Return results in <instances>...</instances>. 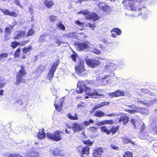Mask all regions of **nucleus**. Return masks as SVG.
<instances>
[{
	"instance_id": "obj_1",
	"label": "nucleus",
	"mask_w": 157,
	"mask_h": 157,
	"mask_svg": "<svg viewBox=\"0 0 157 157\" xmlns=\"http://www.w3.org/2000/svg\"><path fill=\"white\" fill-rule=\"evenodd\" d=\"M90 83L88 81H79L78 83L77 89L76 92L78 94L82 93L83 92L90 96H104L103 94H99L95 89L92 91L91 88L87 86V85Z\"/></svg>"
},
{
	"instance_id": "obj_2",
	"label": "nucleus",
	"mask_w": 157,
	"mask_h": 157,
	"mask_svg": "<svg viewBox=\"0 0 157 157\" xmlns=\"http://www.w3.org/2000/svg\"><path fill=\"white\" fill-rule=\"evenodd\" d=\"M20 69L19 70L16 75V81L15 84L18 85L21 83L25 82V79L23 78L27 74V72L25 69L24 65H20Z\"/></svg>"
},
{
	"instance_id": "obj_3",
	"label": "nucleus",
	"mask_w": 157,
	"mask_h": 157,
	"mask_svg": "<svg viewBox=\"0 0 157 157\" xmlns=\"http://www.w3.org/2000/svg\"><path fill=\"white\" fill-rule=\"evenodd\" d=\"M100 128L101 132L105 133L107 135H111L113 136L118 132L120 126L117 125L107 127L104 125L100 127Z\"/></svg>"
},
{
	"instance_id": "obj_4",
	"label": "nucleus",
	"mask_w": 157,
	"mask_h": 157,
	"mask_svg": "<svg viewBox=\"0 0 157 157\" xmlns=\"http://www.w3.org/2000/svg\"><path fill=\"white\" fill-rule=\"evenodd\" d=\"M126 6H129L132 10H140L142 9V5L137 1L133 0H126L123 2Z\"/></svg>"
},
{
	"instance_id": "obj_5",
	"label": "nucleus",
	"mask_w": 157,
	"mask_h": 157,
	"mask_svg": "<svg viewBox=\"0 0 157 157\" xmlns=\"http://www.w3.org/2000/svg\"><path fill=\"white\" fill-rule=\"evenodd\" d=\"M75 71L80 76L87 75L88 71L85 68L84 61L80 60L78 62L77 65L75 66Z\"/></svg>"
},
{
	"instance_id": "obj_6",
	"label": "nucleus",
	"mask_w": 157,
	"mask_h": 157,
	"mask_svg": "<svg viewBox=\"0 0 157 157\" xmlns=\"http://www.w3.org/2000/svg\"><path fill=\"white\" fill-rule=\"evenodd\" d=\"M63 133L60 130H56L53 133L48 132L47 133V137L53 141H58L61 140L62 138L61 134Z\"/></svg>"
},
{
	"instance_id": "obj_7",
	"label": "nucleus",
	"mask_w": 157,
	"mask_h": 157,
	"mask_svg": "<svg viewBox=\"0 0 157 157\" xmlns=\"http://www.w3.org/2000/svg\"><path fill=\"white\" fill-rule=\"evenodd\" d=\"M86 64L91 68H94L101 65V62L100 60L97 58H92L86 59Z\"/></svg>"
},
{
	"instance_id": "obj_8",
	"label": "nucleus",
	"mask_w": 157,
	"mask_h": 157,
	"mask_svg": "<svg viewBox=\"0 0 157 157\" xmlns=\"http://www.w3.org/2000/svg\"><path fill=\"white\" fill-rule=\"evenodd\" d=\"M60 61L59 59H58L54 62L52 65L47 76L48 78L50 81L52 80L54 76V73Z\"/></svg>"
},
{
	"instance_id": "obj_9",
	"label": "nucleus",
	"mask_w": 157,
	"mask_h": 157,
	"mask_svg": "<svg viewBox=\"0 0 157 157\" xmlns=\"http://www.w3.org/2000/svg\"><path fill=\"white\" fill-rule=\"evenodd\" d=\"M29 41L30 40H27L22 41L20 43L16 40H14L11 42L10 46L13 49H15L19 46H24L29 43Z\"/></svg>"
},
{
	"instance_id": "obj_10",
	"label": "nucleus",
	"mask_w": 157,
	"mask_h": 157,
	"mask_svg": "<svg viewBox=\"0 0 157 157\" xmlns=\"http://www.w3.org/2000/svg\"><path fill=\"white\" fill-rule=\"evenodd\" d=\"M77 49L79 51H84L89 48V45L85 42H78L75 44Z\"/></svg>"
},
{
	"instance_id": "obj_11",
	"label": "nucleus",
	"mask_w": 157,
	"mask_h": 157,
	"mask_svg": "<svg viewBox=\"0 0 157 157\" xmlns=\"http://www.w3.org/2000/svg\"><path fill=\"white\" fill-rule=\"evenodd\" d=\"M108 95L112 97H117L120 96H124L125 95L124 91L117 90L113 92H109L108 94Z\"/></svg>"
},
{
	"instance_id": "obj_12",
	"label": "nucleus",
	"mask_w": 157,
	"mask_h": 157,
	"mask_svg": "<svg viewBox=\"0 0 157 157\" xmlns=\"http://www.w3.org/2000/svg\"><path fill=\"white\" fill-rule=\"evenodd\" d=\"M78 151L82 152V155H86L90 154V147L88 145H86L84 147L79 146L78 147Z\"/></svg>"
},
{
	"instance_id": "obj_13",
	"label": "nucleus",
	"mask_w": 157,
	"mask_h": 157,
	"mask_svg": "<svg viewBox=\"0 0 157 157\" xmlns=\"http://www.w3.org/2000/svg\"><path fill=\"white\" fill-rule=\"evenodd\" d=\"M10 28L9 27H6L5 30V37L4 40H7L10 39L8 36L10 35L12 32V30L13 29L14 26L12 25H9Z\"/></svg>"
},
{
	"instance_id": "obj_14",
	"label": "nucleus",
	"mask_w": 157,
	"mask_h": 157,
	"mask_svg": "<svg viewBox=\"0 0 157 157\" xmlns=\"http://www.w3.org/2000/svg\"><path fill=\"white\" fill-rule=\"evenodd\" d=\"M98 6L100 9L105 12L110 11L111 9L110 6L103 2H99L98 3Z\"/></svg>"
},
{
	"instance_id": "obj_15",
	"label": "nucleus",
	"mask_w": 157,
	"mask_h": 157,
	"mask_svg": "<svg viewBox=\"0 0 157 157\" xmlns=\"http://www.w3.org/2000/svg\"><path fill=\"white\" fill-rule=\"evenodd\" d=\"M103 150L101 147H98L94 149L93 152V157H101Z\"/></svg>"
},
{
	"instance_id": "obj_16",
	"label": "nucleus",
	"mask_w": 157,
	"mask_h": 157,
	"mask_svg": "<svg viewBox=\"0 0 157 157\" xmlns=\"http://www.w3.org/2000/svg\"><path fill=\"white\" fill-rule=\"evenodd\" d=\"M1 11L5 15L16 17L17 16V14L14 11L10 12L6 9H0Z\"/></svg>"
},
{
	"instance_id": "obj_17",
	"label": "nucleus",
	"mask_w": 157,
	"mask_h": 157,
	"mask_svg": "<svg viewBox=\"0 0 157 157\" xmlns=\"http://www.w3.org/2000/svg\"><path fill=\"white\" fill-rule=\"evenodd\" d=\"M52 154L55 156H63L65 155L64 151L63 150L59 149V148H56L51 150Z\"/></svg>"
},
{
	"instance_id": "obj_18",
	"label": "nucleus",
	"mask_w": 157,
	"mask_h": 157,
	"mask_svg": "<svg viewBox=\"0 0 157 157\" xmlns=\"http://www.w3.org/2000/svg\"><path fill=\"white\" fill-rule=\"evenodd\" d=\"M115 115V114L113 113H111L110 114H105L104 112L100 110L96 111L94 114V115L95 116L98 117H103L105 116L108 117H112V116H114Z\"/></svg>"
},
{
	"instance_id": "obj_19",
	"label": "nucleus",
	"mask_w": 157,
	"mask_h": 157,
	"mask_svg": "<svg viewBox=\"0 0 157 157\" xmlns=\"http://www.w3.org/2000/svg\"><path fill=\"white\" fill-rule=\"evenodd\" d=\"M72 128L75 132L80 131L85 128L84 127L80 124H78L77 123H74L72 124Z\"/></svg>"
},
{
	"instance_id": "obj_20",
	"label": "nucleus",
	"mask_w": 157,
	"mask_h": 157,
	"mask_svg": "<svg viewBox=\"0 0 157 157\" xmlns=\"http://www.w3.org/2000/svg\"><path fill=\"white\" fill-rule=\"evenodd\" d=\"M129 117L126 115H122L121 116L118 121L119 123L123 122L124 125H126L129 121Z\"/></svg>"
},
{
	"instance_id": "obj_21",
	"label": "nucleus",
	"mask_w": 157,
	"mask_h": 157,
	"mask_svg": "<svg viewBox=\"0 0 157 157\" xmlns=\"http://www.w3.org/2000/svg\"><path fill=\"white\" fill-rule=\"evenodd\" d=\"M39 153L35 151H29L26 154V157H39Z\"/></svg>"
},
{
	"instance_id": "obj_22",
	"label": "nucleus",
	"mask_w": 157,
	"mask_h": 157,
	"mask_svg": "<svg viewBox=\"0 0 157 157\" xmlns=\"http://www.w3.org/2000/svg\"><path fill=\"white\" fill-rule=\"evenodd\" d=\"M86 19H91L94 21H96L99 19V17L97 14L93 12L86 16Z\"/></svg>"
},
{
	"instance_id": "obj_23",
	"label": "nucleus",
	"mask_w": 157,
	"mask_h": 157,
	"mask_svg": "<svg viewBox=\"0 0 157 157\" xmlns=\"http://www.w3.org/2000/svg\"><path fill=\"white\" fill-rule=\"evenodd\" d=\"M114 123V121L113 120H106L99 122L98 123V125H102L106 124H113Z\"/></svg>"
},
{
	"instance_id": "obj_24",
	"label": "nucleus",
	"mask_w": 157,
	"mask_h": 157,
	"mask_svg": "<svg viewBox=\"0 0 157 157\" xmlns=\"http://www.w3.org/2000/svg\"><path fill=\"white\" fill-rule=\"evenodd\" d=\"M63 102L61 100H59V102L58 103V102L56 101L54 103V105L56 109L58 111L60 112L62 109V106L63 105Z\"/></svg>"
},
{
	"instance_id": "obj_25",
	"label": "nucleus",
	"mask_w": 157,
	"mask_h": 157,
	"mask_svg": "<svg viewBox=\"0 0 157 157\" xmlns=\"http://www.w3.org/2000/svg\"><path fill=\"white\" fill-rule=\"evenodd\" d=\"M37 137L40 139H42L45 137V134L44 133V129L42 128L40 130L37 135Z\"/></svg>"
},
{
	"instance_id": "obj_26",
	"label": "nucleus",
	"mask_w": 157,
	"mask_h": 157,
	"mask_svg": "<svg viewBox=\"0 0 157 157\" xmlns=\"http://www.w3.org/2000/svg\"><path fill=\"white\" fill-rule=\"evenodd\" d=\"M110 104V102L109 101H104L101 104L95 105L93 108V109L95 110L99 108L102 107L104 106L108 105Z\"/></svg>"
},
{
	"instance_id": "obj_27",
	"label": "nucleus",
	"mask_w": 157,
	"mask_h": 157,
	"mask_svg": "<svg viewBox=\"0 0 157 157\" xmlns=\"http://www.w3.org/2000/svg\"><path fill=\"white\" fill-rule=\"evenodd\" d=\"M26 32L25 31H20L18 32L16 35L13 37L14 40L18 39L21 37H23L25 35Z\"/></svg>"
},
{
	"instance_id": "obj_28",
	"label": "nucleus",
	"mask_w": 157,
	"mask_h": 157,
	"mask_svg": "<svg viewBox=\"0 0 157 157\" xmlns=\"http://www.w3.org/2000/svg\"><path fill=\"white\" fill-rule=\"evenodd\" d=\"M104 69L105 70L109 71H113L114 69L113 64L110 63H106V65L104 66Z\"/></svg>"
},
{
	"instance_id": "obj_29",
	"label": "nucleus",
	"mask_w": 157,
	"mask_h": 157,
	"mask_svg": "<svg viewBox=\"0 0 157 157\" xmlns=\"http://www.w3.org/2000/svg\"><path fill=\"white\" fill-rule=\"evenodd\" d=\"M44 3L45 6L48 8H51L54 4L53 1L49 0H45Z\"/></svg>"
},
{
	"instance_id": "obj_30",
	"label": "nucleus",
	"mask_w": 157,
	"mask_h": 157,
	"mask_svg": "<svg viewBox=\"0 0 157 157\" xmlns=\"http://www.w3.org/2000/svg\"><path fill=\"white\" fill-rule=\"evenodd\" d=\"M67 116L71 120H77L78 119V115L76 113H75L74 116H72L71 113H68Z\"/></svg>"
},
{
	"instance_id": "obj_31",
	"label": "nucleus",
	"mask_w": 157,
	"mask_h": 157,
	"mask_svg": "<svg viewBox=\"0 0 157 157\" xmlns=\"http://www.w3.org/2000/svg\"><path fill=\"white\" fill-rule=\"evenodd\" d=\"M32 47L31 46H29L28 47H24L22 49V52L24 54H26L30 52L32 49Z\"/></svg>"
},
{
	"instance_id": "obj_32",
	"label": "nucleus",
	"mask_w": 157,
	"mask_h": 157,
	"mask_svg": "<svg viewBox=\"0 0 157 157\" xmlns=\"http://www.w3.org/2000/svg\"><path fill=\"white\" fill-rule=\"evenodd\" d=\"M48 20L51 22H54L57 20V17L51 15L48 17Z\"/></svg>"
},
{
	"instance_id": "obj_33",
	"label": "nucleus",
	"mask_w": 157,
	"mask_h": 157,
	"mask_svg": "<svg viewBox=\"0 0 157 157\" xmlns=\"http://www.w3.org/2000/svg\"><path fill=\"white\" fill-rule=\"evenodd\" d=\"M35 34V30L33 28H31L28 30L27 34L25 36L28 37L29 36H32L34 35Z\"/></svg>"
},
{
	"instance_id": "obj_34",
	"label": "nucleus",
	"mask_w": 157,
	"mask_h": 157,
	"mask_svg": "<svg viewBox=\"0 0 157 157\" xmlns=\"http://www.w3.org/2000/svg\"><path fill=\"white\" fill-rule=\"evenodd\" d=\"M45 68L46 67L45 66L40 65L38 66L36 71L41 73L44 71Z\"/></svg>"
},
{
	"instance_id": "obj_35",
	"label": "nucleus",
	"mask_w": 157,
	"mask_h": 157,
	"mask_svg": "<svg viewBox=\"0 0 157 157\" xmlns=\"http://www.w3.org/2000/svg\"><path fill=\"white\" fill-rule=\"evenodd\" d=\"M138 108H139L136 107V108L132 110L130 109H125V111L130 113L133 114L135 113H138L139 112V110L138 109Z\"/></svg>"
},
{
	"instance_id": "obj_36",
	"label": "nucleus",
	"mask_w": 157,
	"mask_h": 157,
	"mask_svg": "<svg viewBox=\"0 0 157 157\" xmlns=\"http://www.w3.org/2000/svg\"><path fill=\"white\" fill-rule=\"evenodd\" d=\"M20 48H17L14 52V57L15 58L19 57L20 56Z\"/></svg>"
},
{
	"instance_id": "obj_37",
	"label": "nucleus",
	"mask_w": 157,
	"mask_h": 157,
	"mask_svg": "<svg viewBox=\"0 0 157 157\" xmlns=\"http://www.w3.org/2000/svg\"><path fill=\"white\" fill-rule=\"evenodd\" d=\"M111 32L115 33L117 35H120L121 34L122 32L120 29L117 28H113L111 30Z\"/></svg>"
},
{
	"instance_id": "obj_38",
	"label": "nucleus",
	"mask_w": 157,
	"mask_h": 157,
	"mask_svg": "<svg viewBox=\"0 0 157 157\" xmlns=\"http://www.w3.org/2000/svg\"><path fill=\"white\" fill-rule=\"evenodd\" d=\"M82 142L84 144L87 145L88 146H91L93 145V142L91 141L90 139L87 140H83Z\"/></svg>"
},
{
	"instance_id": "obj_39",
	"label": "nucleus",
	"mask_w": 157,
	"mask_h": 157,
	"mask_svg": "<svg viewBox=\"0 0 157 157\" xmlns=\"http://www.w3.org/2000/svg\"><path fill=\"white\" fill-rule=\"evenodd\" d=\"M138 121V120L136 119L131 118L130 121V122L133 125L134 127L136 128V123Z\"/></svg>"
},
{
	"instance_id": "obj_40",
	"label": "nucleus",
	"mask_w": 157,
	"mask_h": 157,
	"mask_svg": "<svg viewBox=\"0 0 157 157\" xmlns=\"http://www.w3.org/2000/svg\"><path fill=\"white\" fill-rule=\"evenodd\" d=\"M123 157H133V153L129 151L125 152L124 154L123 155Z\"/></svg>"
},
{
	"instance_id": "obj_41",
	"label": "nucleus",
	"mask_w": 157,
	"mask_h": 157,
	"mask_svg": "<svg viewBox=\"0 0 157 157\" xmlns=\"http://www.w3.org/2000/svg\"><path fill=\"white\" fill-rule=\"evenodd\" d=\"M73 54H71L70 57L71 58L72 60H73L75 62H76V59L77 57V53L73 52Z\"/></svg>"
},
{
	"instance_id": "obj_42",
	"label": "nucleus",
	"mask_w": 157,
	"mask_h": 157,
	"mask_svg": "<svg viewBox=\"0 0 157 157\" xmlns=\"http://www.w3.org/2000/svg\"><path fill=\"white\" fill-rule=\"evenodd\" d=\"M8 54L7 52H2L0 54V61L8 57Z\"/></svg>"
},
{
	"instance_id": "obj_43",
	"label": "nucleus",
	"mask_w": 157,
	"mask_h": 157,
	"mask_svg": "<svg viewBox=\"0 0 157 157\" xmlns=\"http://www.w3.org/2000/svg\"><path fill=\"white\" fill-rule=\"evenodd\" d=\"M56 26L57 28H59L63 30H65V26L61 22L58 23L56 25Z\"/></svg>"
},
{
	"instance_id": "obj_44",
	"label": "nucleus",
	"mask_w": 157,
	"mask_h": 157,
	"mask_svg": "<svg viewBox=\"0 0 157 157\" xmlns=\"http://www.w3.org/2000/svg\"><path fill=\"white\" fill-rule=\"evenodd\" d=\"M7 157H23L19 153L10 154L8 155Z\"/></svg>"
},
{
	"instance_id": "obj_45",
	"label": "nucleus",
	"mask_w": 157,
	"mask_h": 157,
	"mask_svg": "<svg viewBox=\"0 0 157 157\" xmlns=\"http://www.w3.org/2000/svg\"><path fill=\"white\" fill-rule=\"evenodd\" d=\"M94 122V121L91 119H90L89 120V121H83V124L86 126H88L90 125V123L93 124Z\"/></svg>"
},
{
	"instance_id": "obj_46",
	"label": "nucleus",
	"mask_w": 157,
	"mask_h": 157,
	"mask_svg": "<svg viewBox=\"0 0 157 157\" xmlns=\"http://www.w3.org/2000/svg\"><path fill=\"white\" fill-rule=\"evenodd\" d=\"M124 143L125 144L130 143L132 144L133 145H135L134 142L131 141L128 138H126L124 139Z\"/></svg>"
},
{
	"instance_id": "obj_47",
	"label": "nucleus",
	"mask_w": 157,
	"mask_h": 157,
	"mask_svg": "<svg viewBox=\"0 0 157 157\" xmlns=\"http://www.w3.org/2000/svg\"><path fill=\"white\" fill-rule=\"evenodd\" d=\"M86 26L89 27L90 28H91V29H92L93 30H94L95 28L96 27L95 24L94 23L91 24L90 23H88L87 24Z\"/></svg>"
},
{
	"instance_id": "obj_48",
	"label": "nucleus",
	"mask_w": 157,
	"mask_h": 157,
	"mask_svg": "<svg viewBox=\"0 0 157 157\" xmlns=\"http://www.w3.org/2000/svg\"><path fill=\"white\" fill-rule=\"evenodd\" d=\"M89 129L90 132H95L97 131V128L95 126H91L89 128Z\"/></svg>"
},
{
	"instance_id": "obj_49",
	"label": "nucleus",
	"mask_w": 157,
	"mask_h": 157,
	"mask_svg": "<svg viewBox=\"0 0 157 157\" xmlns=\"http://www.w3.org/2000/svg\"><path fill=\"white\" fill-rule=\"evenodd\" d=\"M3 81V79L0 78V88L3 87L5 85V83Z\"/></svg>"
},
{
	"instance_id": "obj_50",
	"label": "nucleus",
	"mask_w": 157,
	"mask_h": 157,
	"mask_svg": "<svg viewBox=\"0 0 157 157\" xmlns=\"http://www.w3.org/2000/svg\"><path fill=\"white\" fill-rule=\"evenodd\" d=\"M38 59V55L34 56L32 59V61L35 62Z\"/></svg>"
},
{
	"instance_id": "obj_51",
	"label": "nucleus",
	"mask_w": 157,
	"mask_h": 157,
	"mask_svg": "<svg viewBox=\"0 0 157 157\" xmlns=\"http://www.w3.org/2000/svg\"><path fill=\"white\" fill-rule=\"evenodd\" d=\"M80 13H81L83 15L86 16L88 15V14H90L89 12L87 10H85L84 11H81L80 12Z\"/></svg>"
},
{
	"instance_id": "obj_52",
	"label": "nucleus",
	"mask_w": 157,
	"mask_h": 157,
	"mask_svg": "<svg viewBox=\"0 0 157 157\" xmlns=\"http://www.w3.org/2000/svg\"><path fill=\"white\" fill-rule=\"evenodd\" d=\"M110 147L114 150H117L119 148V147L116 146L113 144H111L110 145Z\"/></svg>"
},
{
	"instance_id": "obj_53",
	"label": "nucleus",
	"mask_w": 157,
	"mask_h": 157,
	"mask_svg": "<svg viewBox=\"0 0 157 157\" xmlns=\"http://www.w3.org/2000/svg\"><path fill=\"white\" fill-rule=\"evenodd\" d=\"M76 34L74 33H70L69 34V36L73 38H75L76 36L75 35Z\"/></svg>"
},
{
	"instance_id": "obj_54",
	"label": "nucleus",
	"mask_w": 157,
	"mask_h": 157,
	"mask_svg": "<svg viewBox=\"0 0 157 157\" xmlns=\"http://www.w3.org/2000/svg\"><path fill=\"white\" fill-rule=\"evenodd\" d=\"M85 105V103L84 102L82 101L78 105V107H83Z\"/></svg>"
},
{
	"instance_id": "obj_55",
	"label": "nucleus",
	"mask_w": 157,
	"mask_h": 157,
	"mask_svg": "<svg viewBox=\"0 0 157 157\" xmlns=\"http://www.w3.org/2000/svg\"><path fill=\"white\" fill-rule=\"evenodd\" d=\"M94 52L96 54H100L101 53V52L99 50H98L97 49H94Z\"/></svg>"
},
{
	"instance_id": "obj_56",
	"label": "nucleus",
	"mask_w": 157,
	"mask_h": 157,
	"mask_svg": "<svg viewBox=\"0 0 157 157\" xmlns=\"http://www.w3.org/2000/svg\"><path fill=\"white\" fill-rule=\"evenodd\" d=\"M56 43L58 44L59 46H60L61 44H63V42H61V41L59 40H57L56 41Z\"/></svg>"
},
{
	"instance_id": "obj_57",
	"label": "nucleus",
	"mask_w": 157,
	"mask_h": 157,
	"mask_svg": "<svg viewBox=\"0 0 157 157\" xmlns=\"http://www.w3.org/2000/svg\"><path fill=\"white\" fill-rule=\"evenodd\" d=\"M75 23L77 25H83V23L81 22L78 20L76 21Z\"/></svg>"
},
{
	"instance_id": "obj_58",
	"label": "nucleus",
	"mask_w": 157,
	"mask_h": 157,
	"mask_svg": "<svg viewBox=\"0 0 157 157\" xmlns=\"http://www.w3.org/2000/svg\"><path fill=\"white\" fill-rule=\"evenodd\" d=\"M65 132L66 133L69 134L71 132V130L70 129L68 130L67 128H66L65 130Z\"/></svg>"
},
{
	"instance_id": "obj_59",
	"label": "nucleus",
	"mask_w": 157,
	"mask_h": 157,
	"mask_svg": "<svg viewBox=\"0 0 157 157\" xmlns=\"http://www.w3.org/2000/svg\"><path fill=\"white\" fill-rule=\"evenodd\" d=\"M153 149L156 153H157V146H153Z\"/></svg>"
},
{
	"instance_id": "obj_60",
	"label": "nucleus",
	"mask_w": 157,
	"mask_h": 157,
	"mask_svg": "<svg viewBox=\"0 0 157 157\" xmlns=\"http://www.w3.org/2000/svg\"><path fill=\"white\" fill-rule=\"evenodd\" d=\"M79 34L82 35L84 37H86L87 36L85 35L84 33L81 32V33H79Z\"/></svg>"
},
{
	"instance_id": "obj_61",
	"label": "nucleus",
	"mask_w": 157,
	"mask_h": 157,
	"mask_svg": "<svg viewBox=\"0 0 157 157\" xmlns=\"http://www.w3.org/2000/svg\"><path fill=\"white\" fill-rule=\"evenodd\" d=\"M134 104H132V105H127V106L128 108H129L132 109L134 108L133 106H134Z\"/></svg>"
},
{
	"instance_id": "obj_62",
	"label": "nucleus",
	"mask_w": 157,
	"mask_h": 157,
	"mask_svg": "<svg viewBox=\"0 0 157 157\" xmlns=\"http://www.w3.org/2000/svg\"><path fill=\"white\" fill-rule=\"evenodd\" d=\"M101 41L104 43H107V40L106 39H103L101 40Z\"/></svg>"
},
{
	"instance_id": "obj_63",
	"label": "nucleus",
	"mask_w": 157,
	"mask_h": 157,
	"mask_svg": "<svg viewBox=\"0 0 157 157\" xmlns=\"http://www.w3.org/2000/svg\"><path fill=\"white\" fill-rule=\"evenodd\" d=\"M26 58V55H23L21 57V59H25Z\"/></svg>"
},
{
	"instance_id": "obj_64",
	"label": "nucleus",
	"mask_w": 157,
	"mask_h": 157,
	"mask_svg": "<svg viewBox=\"0 0 157 157\" xmlns=\"http://www.w3.org/2000/svg\"><path fill=\"white\" fill-rule=\"evenodd\" d=\"M4 90H0V95H2L3 94V93Z\"/></svg>"
}]
</instances>
